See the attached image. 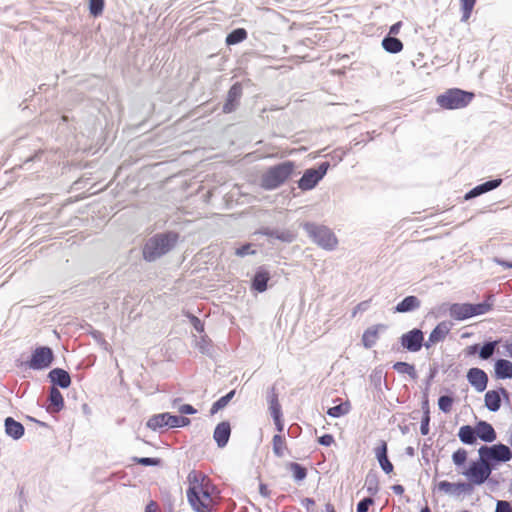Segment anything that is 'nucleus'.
I'll return each mask as SVG.
<instances>
[{
	"label": "nucleus",
	"instance_id": "f257e3e1",
	"mask_svg": "<svg viewBox=\"0 0 512 512\" xmlns=\"http://www.w3.org/2000/svg\"><path fill=\"white\" fill-rule=\"evenodd\" d=\"M187 500L195 512H212L216 501V488L210 478L193 470L187 476Z\"/></svg>",
	"mask_w": 512,
	"mask_h": 512
},
{
	"label": "nucleus",
	"instance_id": "f03ea898",
	"mask_svg": "<svg viewBox=\"0 0 512 512\" xmlns=\"http://www.w3.org/2000/svg\"><path fill=\"white\" fill-rule=\"evenodd\" d=\"M295 170L292 161H285L269 167L260 177V186L265 190H274L290 179Z\"/></svg>",
	"mask_w": 512,
	"mask_h": 512
},
{
	"label": "nucleus",
	"instance_id": "7ed1b4c3",
	"mask_svg": "<svg viewBox=\"0 0 512 512\" xmlns=\"http://www.w3.org/2000/svg\"><path fill=\"white\" fill-rule=\"evenodd\" d=\"M178 240V234L167 232L150 238L143 247V257L146 261H154L170 251Z\"/></svg>",
	"mask_w": 512,
	"mask_h": 512
},
{
	"label": "nucleus",
	"instance_id": "20e7f679",
	"mask_svg": "<svg viewBox=\"0 0 512 512\" xmlns=\"http://www.w3.org/2000/svg\"><path fill=\"white\" fill-rule=\"evenodd\" d=\"M474 98V93L463 91L458 88L448 89L436 98L437 104L446 110L461 109L470 104Z\"/></svg>",
	"mask_w": 512,
	"mask_h": 512
},
{
	"label": "nucleus",
	"instance_id": "39448f33",
	"mask_svg": "<svg viewBox=\"0 0 512 512\" xmlns=\"http://www.w3.org/2000/svg\"><path fill=\"white\" fill-rule=\"evenodd\" d=\"M304 229L309 236L321 248L325 250H334L338 245V239L335 234L326 226L316 225L313 223H306Z\"/></svg>",
	"mask_w": 512,
	"mask_h": 512
},
{
	"label": "nucleus",
	"instance_id": "423d86ee",
	"mask_svg": "<svg viewBox=\"0 0 512 512\" xmlns=\"http://www.w3.org/2000/svg\"><path fill=\"white\" fill-rule=\"evenodd\" d=\"M482 461L493 468L496 463L508 462L512 459V451L504 444H494L492 446H481L478 450Z\"/></svg>",
	"mask_w": 512,
	"mask_h": 512
},
{
	"label": "nucleus",
	"instance_id": "0eeeda50",
	"mask_svg": "<svg viewBox=\"0 0 512 512\" xmlns=\"http://www.w3.org/2000/svg\"><path fill=\"white\" fill-rule=\"evenodd\" d=\"M491 304L489 303H454L449 308L450 316L458 321L468 319L473 316L482 315L491 310Z\"/></svg>",
	"mask_w": 512,
	"mask_h": 512
},
{
	"label": "nucleus",
	"instance_id": "6e6552de",
	"mask_svg": "<svg viewBox=\"0 0 512 512\" xmlns=\"http://www.w3.org/2000/svg\"><path fill=\"white\" fill-rule=\"evenodd\" d=\"M491 472L492 467L479 457L478 461H473L469 465L468 469L463 472V475L469 480L466 483L471 484L474 488V485L483 484L489 478Z\"/></svg>",
	"mask_w": 512,
	"mask_h": 512
},
{
	"label": "nucleus",
	"instance_id": "1a4fd4ad",
	"mask_svg": "<svg viewBox=\"0 0 512 512\" xmlns=\"http://www.w3.org/2000/svg\"><path fill=\"white\" fill-rule=\"evenodd\" d=\"M190 424V419L183 416H175L171 415L169 413H162L158 415H154L151 417L148 422L147 426L152 429H159L163 427H185Z\"/></svg>",
	"mask_w": 512,
	"mask_h": 512
},
{
	"label": "nucleus",
	"instance_id": "9d476101",
	"mask_svg": "<svg viewBox=\"0 0 512 512\" xmlns=\"http://www.w3.org/2000/svg\"><path fill=\"white\" fill-rule=\"evenodd\" d=\"M329 167V163L324 162L318 168L307 169L298 181V187L302 191L313 189L318 182L325 176Z\"/></svg>",
	"mask_w": 512,
	"mask_h": 512
},
{
	"label": "nucleus",
	"instance_id": "9b49d317",
	"mask_svg": "<svg viewBox=\"0 0 512 512\" xmlns=\"http://www.w3.org/2000/svg\"><path fill=\"white\" fill-rule=\"evenodd\" d=\"M53 359V352L49 347H38L33 351L28 365L34 370L45 369L50 366Z\"/></svg>",
	"mask_w": 512,
	"mask_h": 512
},
{
	"label": "nucleus",
	"instance_id": "f8f14e48",
	"mask_svg": "<svg viewBox=\"0 0 512 512\" xmlns=\"http://www.w3.org/2000/svg\"><path fill=\"white\" fill-rule=\"evenodd\" d=\"M502 397L507 401L509 400V393L505 388L488 390L484 395L485 407L491 412L498 411L502 404Z\"/></svg>",
	"mask_w": 512,
	"mask_h": 512
},
{
	"label": "nucleus",
	"instance_id": "ddd939ff",
	"mask_svg": "<svg viewBox=\"0 0 512 512\" xmlns=\"http://www.w3.org/2000/svg\"><path fill=\"white\" fill-rule=\"evenodd\" d=\"M423 340L422 331L413 329L401 336V345L410 352H417L421 349Z\"/></svg>",
	"mask_w": 512,
	"mask_h": 512
},
{
	"label": "nucleus",
	"instance_id": "4468645a",
	"mask_svg": "<svg viewBox=\"0 0 512 512\" xmlns=\"http://www.w3.org/2000/svg\"><path fill=\"white\" fill-rule=\"evenodd\" d=\"M468 382L478 391L483 392L488 384V376L480 368H471L467 372Z\"/></svg>",
	"mask_w": 512,
	"mask_h": 512
},
{
	"label": "nucleus",
	"instance_id": "2eb2a0df",
	"mask_svg": "<svg viewBox=\"0 0 512 512\" xmlns=\"http://www.w3.org/2000/svg\"><path fill=\"white\" fill-rule=\"evenodd\" d=\"M438 490L442 491L446 494H457L460 493H470L473 491V487L471 484H467L466 482H458V483H451L449 481L443 480L440 481L437 485Z\"/></svg>",
	"mask_w": 512,
	"mask_h": 512
},
{
	"label": "nucleus",
	"instance_id": "dca6fc26",
	"mask_svg": "<svg viewBox=\"0 0 512 512\" xmlns=\"http://www.w3.org/2000/svg\"><path fill=\"white\" fill-rule=\"evenodd\" d=\"M242 95V87L239 83H235L228 91L226 102L223 105L224 113H231L238 105L239 99Z\"/></svg>",
	"mask_w": 512,
	"mask_h": 512
},
{
	"label": "nucleus",
	"instance_id": "f3484780",
	"mask_svg": "<svg viewBox=\"0 0 512 512\" xmlns=\"http://www.w3.org/2000/svg\"><path fill=\"white\" fill-rule=\"evenodd\" d=\"M231 435V426L228 421L220 422L214 429L213 438L218 447L223 448L229 441Z\"/></svg>",
	"mask_w": 512,
	"mask_h": 512
},
{
	"label": "nucleus",
	"instance_id": "a211bd4d",
	"mask_svg": "<svg viewBox=\"0 0 512 512\" xmlns=\"http://www.w3.org/2000/svg\"><path fill=\"white\" fill-rule=\"evenodd\" d=\"M386 327L383 324L373 325L368 327L362 335V344L365 348L373 347L379 339L380 332Z\"/></svg>",
	"mask_w": 512,
	"mask_h": 512
},
{
	"label": "nucleus",
	"instance_id": "6ab92c4d",
	"mask_svg": "<svg viewBox=\"0 0 512 512\" xmlns=\"http://www.w3.org/2000/svg\"><path fill=\"white\" fill-rule=\"evenodd\" d=\"M375 455H376V458H377L382 470L385 473L390 474L393 471L394 467H393V464L389 461L388 456H387L386 441H384V440L380 441L379 445L375 448Z\"/></svg>",
	"mask_w": 512,
	"mask_h": 512
},
{
	"label": "nucleus",
	"instance_id": "aec40b11",
	"mask_svg": "<svg viewBox=\"0 0 512 512\" xmlns=\"http://www.w3.org/2000/svg\"><path fill=\"white\" fill-rule=\"evenodd\" d=\"M476 436L484 442H493L497 438V434L493 426L486 421H479L475 425Z\"/></svg>",
	"mask_w": 512,
	"mask_h": 512
},
{
	"label": "nucleus",
	"instance_id": "412c9836",
	"mask_svg": "<svg viewBox=\"0 0 512 512\" xmlns=\"http://www.w3.org/2000/svg\"><path fill=\"white\" fill-rule=\"evenodd\" d=\"M450 328L446 322L439 323L430 333L428 341L425 343V346L429 348L432 345H435L438 342H441L445 339L447 334L449 333Z\"/></svg>",
	"mask_w": 512,
	"mask_h": 512
},
{
	"label": "nucleus",
	"instance_id": "4be33fe9",
	"mask_svg": "<svg viewBox=\"0 0 512 512\" xmlns=\"http://www.w3.org/2000/svg\"><path fill=\"white\" fill-rule=\"evenodd\" d=\"M501 183H502L501 179H494V180L487 181L483 184H480V185L474 187L472 190H470L468 193H466L464 198H465V200H469L474 197H477L483 193H486L488 191H491V190L497 188L498 186H500Z\"/></svg>",
	"mask_w": 512,
	"mask_h": 512
},
{
	"label": "nucleus",
	"instance_id": "5701e85b",
	"mask_svg": "<svg viewBox=\"0 0 512 512\" xmlns=\"http://www.w3.org/2000/svg\"><path fill=\"white\" fill-rule=\"evenodd\" d=\"M49 378L54 384L59 385L61 388H68L71 384L69 373L60 368L51 370L49 372Z\"/></svg>",
	"mask_w": 512,
	"mask_h": 512
},
{
	"label": "nucleus",
	"instance_id": "b1692460",
	"mask_svg": "<svg viewBox=\"0 0 512 512\" xmlns=\"http://www.w3.org/2000/svg\"><path fill=\"white\" fill-rule=\"evenodd\" d=\"M259 233L270 238H276L282 242L290 243L294 241L296 235L290 230L277 231L270 228H262Z\"/></svg>",
	"mask_w": 512,
	"mask_h": 512
},
{
	"label": "nucleus",
	"instance_id": "393cba45",
	"mask_svg": "<svg viewBox=\"0 0 512 512\" xmlns=\"http://www.w3.org/2000/svg\"><path fill=\"white\" fill-rule=\"evenodd\" d=\"M495 377L497 379L512 378V362L506 359H499L494 366Z\"/></svg>",
	"mask_w": 512,
	"mask_h": 512
},
{
	"label": "nucleus",
	"instance_id": "a878e982",
	"mask_svg": "<svg viewBox=\"0 0 512 512\" xmlns=\"http://www.w3.org/2000/svg\"><path fill=\"white\" fill-rule=\"evenodd\" d=\"M49 402L47 410L51 413L59 412L64 407V398L56 387H52L50 390Z\"/></svg>",
	"mask_w": 512,
	"mask_h": 512
},
{
	"label": "nucleus",
	"instance_id": "bb28decb",
	"mask_svg": "<svg viewBox=\"0 0 512 512\" xmlns=\"http://www.w3.org/2000/svg\"><path fill=\"white\" fill-rule=\"evenodd\" d=\"M272 449L275 456L282 458L288 452V445L286 438L281 434H276L272 438Z\"/></svg>",
	"mask_w": 512,
	"mask_h": 512
},
{
	"label": "nucleus",
	"instance_id": "cd10ccee",
	"mask_svg": "<svg viewBox=\"0 0 512 512\" xmlns=\"http://www.w3.org/2000/svg\"><path fill=\"white\" fill-rule=\"evenodd\" d=\"M270 279V274L265 270H258L252 280V288L258 292H264L267 289V283Z\"/></svg>",
	"mask_w": 512,
	"mask_h": 512
},
{
	"label": "nucleus",
	"instance_id": "c85d7f7f",
	"mask_svg": "<svg viewBox=\"0 0 512 512\" xmlns=\"http://www.w3.org/2000/svg\"><path fill=\"white\" fill-rule=\"evenodd\" d=\"M458 437L464 444L473 445L477 441L475 427L470 425H463L458 431Z\"/></svg>",
	"mask_w": 512,
	"mask_h": 512
},
{
	"label": "nucleus",
	"instance_id": "c756f323",
	"mask_svg": "<svg viewBox=\"0 0 512 512\" xmlns=\"http://www.w3.org/2000/svg\"><path fill=\"white\" fill-rule=\"evenodd\" d=\"M420 306V301L415 296H407L395 307V311L399 313H405L413 311Z\"/></svg>",
	"mask_w": 512,
	"mask_h": 512
},
{
	"label": "nucleus",
	"instance_id": "7c9ffc66",
	"mask_svg": "<svg viewBox=\"0 0 512 512\" xmlns=\"http://www.w3.org/2000/svg\"><path fill=\"white\" fill-rule=\"evenodd\" d=\"M6 433L14 439L20 438L24 434V427L20 422L15 421L13 418L8 417L5 420Z\"/></svg>",
	"mask_w": 512,
	"mask_h": 512
},
{
	"label": "nucleus",
	"instance_id": "2f4dec72",
	"mask_svg": "<svg viewBox=\"0 0 512 512\" xmlns=\"http://www.w3.org/2000/svg\"><path fill=\"white\" fill-rule=\"evenodd\" d=\"M382 46L387 52L393 54L399 53L403 50V43L398 38L391 36L385 37L382 40Z\"/></svg>",
	"mask_w": 512,
	"mask_h": 512
},
{
	"label": "nucleus",
	"instance_id": "473e14b6",
	"mask_svg": "<svg viewBox=\"0 0 512 512\" xmlns=\"http://www.w3.org/2000/svg\"><path fill=\"white\" fill-rule=\"evenodd\" d=\"M247 38V31L244 28H237L229 33L226 37L227 45H235Z\"/></svg>",
	"mask_w": 512,
	"mask_h": 512
},
{
	"label": "nucleus",
	"instance_id": "72a5a7b5",
	"mask_svg": "<svg viewBox=\"0 0 512 512\" xmlns=\"http://www.w3.org/2000/svg\"><path fill=\"white\" fill-rule=\"evenodd\" d=\"M351 410V404L349 401L340 403L339 405L333 406L327 410V414L331 417L338 418L348 414Z\"/></svg>",
	"mask_w": 512,
	"mask_h": 512
},
{
	"label": "nucleus",
	"instance_id": "f704fd0d",
	"mask_svg": "<svg viewBox=\"0 0 512 512\" xmlns=\"http://www.w3.org/2000/svg\"><path fill=\"white\" fill-rule=\"evenodd\" d=\"M235 394V390H232L230 391L228 394H226L225 396L219 398L216 402L213 403V405L211 406V409H210V413L212 415L216 414L219 410L225 408L228 403L230 402V400L233 398Z\"/></svg>",
	"mask_w": 512,
	"mask_h": 512
},
{
	"label": "nucleus",
	"instance_id": "c9c22d12",
	"mask_svg": "<svg viewBox=\"0 0 512 512\" xmlns=\"http://www.w3.org/2000/svg\"><path fill=\"white\" fill-rule=\"evenodd\" d=\"M461 6L462 17L461 21L466 22L471 17L472 11L477 0H459Z\"/></svg>",
	"mask_w": 512,
	"mask_h": 512
},
{
	"label": "nucleus",
	"instance_id": "e433bc0d",
	"mask_svg": "<svg viewBox=\"0 0 512 512\" xmlns=\"http://www.w3.org/2000/svg\"><path fill=\"white\" fill-rule=\"evenodd\" d=\"M498 343H499L498 341H491V342L485 343L479 350V357L482 360L489 359L494 354V352L498 346Z\"/></svg>",
	"mask_w": 512,
	"mask_h": 512
},
{
	"label": "nucleus",
	"instance_id": "4c0bfd02",
	"mask_svg": "<svg viewBox=\"0 0 512 512\" xmlns=\"http://www.w3.org/2000/svg\"><path fill=\"white\" fill-rule=\"evenodd\" d=\"M393 369L396 370L398 373L407 374L412 378L416 377V370L414 365L412 364L406 362H396L393 365Z\"/></svg>",
	"mask_w": 512,
	"mask_h": 512
},
{
	"label": "nucleus",
	"instance_id": "58836bf2",
	"mask_svg": "<svg viewBox=\"0 0 512 512\" xmlns=\"http://www.w3.org/2000/svg\"><path fill=\"white\" fill-rule=\"evenodd\" d=\"M289 469L292 472L294 479L297 481H301L307 476V469L298 463H290Z\"/></svg>",
	"mask_w": 512,
	"mask_h": 512
},
{
	"label": "nucleus",
	"instance_id": "ea45409f",
	"mask_svg": "<svg viewBox=\"0 0 512 512\" xmlns=\"http://www.w3.org/2000/svg\"><path fill=\"white\" fill-rule=\"evenodd\" d=\"M104 0H89V11L94 17H98L103 13Z\"/></svg>",
	"mask_w": 512,
	"mask_h": 512
},
{
	"label": "nucleus",
	"instance_id": "a19ab883",
	"mask_svg": "<svg viewBox=\"0 0 512 512\" xmlns=\"http://www.w3.org/2000/svg\"><path fill=\"white\" fill-rule=\"evenodd\" d=\"M269 410L272 417L282 415L281 405L277 394H273L269 400Z\"/></svg>",
	"mask_w": 512,
	"mask_h": 512
},
{
	"label": "nucleus",
	"instance_id": "79ce46f5",
	"mask_svg": "<svg viewBox=\"0 0 512 512\" xmlns=\"http://www.w3.org/2000/svg\"><path fill=\"white\" fill-rule=\"evenodd\" d=\"M468 458V453L464 448H459L452 455L453 463L456 466H462Z\"/></svg>",
	"mask_w": 512,
	"mask_h": 512
},
{
	"label": "nucleus",
	"instance_id": "37998d69",
	"mask_svg": "<svg viewBox=\"0 0 512 512\" xmlns=\"http://www.w3.org/2000/svg\"><path fill=\"white\" fill-rule=\"evenodd\" d=\"M453 398L450 396H441L438 399V406L441 411L444 413H449L452 410L453 406Z\"/></svg>",
	"mask_w": 512,
	"mask_h": 512
},
{
	"label": "nucleus",
	"instance_id": "c03bdc74",
	"mask_svg": "<svg viewBox=\"0 0 512 512\" xmlns=\"http://www.w3.org/2000/svg\"><path fill=\"white\" fill-rule=\"evenodd\" d=\"M429 422H430V416H429V410L426 409L424 416L421 421L420 426V432L422 435H427L429 433Z\"/></svg>",
	"mask_w": 512,
	"mask_h": 512
},
{
	"label": "nucleus",
	"instance_id": "a18cd8bd",
	"mask_svg": "<svg viewBox=\"0 0 512 512\" xmlns=\"http://www.w3.org/2000/svg\"><path fill=\"white\" fill-rule=\"evenodd\" d=\"M374 504V500L370 497L364 498L357 504V512H367L369 507Z\"/></svg>",
	"mask_w": 512,
	"mask_h": 512
},
{
	"label": "nucleus",
	"instance_id": "49530a36",
	"mask_svg": "<svg viewBox=\"0 0 512 512\" xmlns=\"http://www.w3.org/2000/svg\"><path fill=\"white\" fill-rule=\"evenodd\" d=\"M136 461H137V463L144 465V466H157L160 464V459H158V458L143 457V458H137Z\"/></svg>",
	"mask_w": 512,
	"mask_h": 512
},
{
	"label": "nucleus",
	"instance_id": "de8ad7c7",
	"mask_svg": "<svg viewBox=\"0 0 512 512\" xmlns=\"http://www.w3.org/2000/svg\"><path fill=\"white\" fill-rule=\"evenodd\" d=\"M495 512H512V507L507 501H498Z\"/></svg>",
	"mask_w": 512,
	"mask_h": 512
},
{
	"label": "nucleus",
	"instance_id": "09e8293b",
	"mask_svg": "<svg viewBox=\"0 0 512 512\" xmlns=\"http://www.w3.org/2000/svg\"><path fill=\"white\" fill-rule=\"evenodd\" d=\"M318 442L323 446H330L334 443V437L331 434H325L318 438Z\"/></svg>",
	"mask_w": 512,
	"mask_h": 512
},
{
	"label": "nucleus",
	"instance_id": "8fccbe9b",
	"mask_svg": "<svg viewBox=\"0 0 512 512\" xmlns=\"http://www.w3.org/2000/svg\"><path fill=\"white\" fill-rule=\"evenodd\" d=\"M250 249L251 244H245L236 250V255L243 257L247 254H254L255 251H250Z\"/></svg>",
	"mask_w": 512,
	"mask_h": 512
},
{
	"label": "nucleus",
	"instance_id": "3c124183",
	"mask_svg": "<svg viewBox=\"0 0 512 512\" xmlns=\"http://www.w3.org/2000/svg\"><path fill=\"white\" fill-rule=\"evenodd\" d=\"M178 411L183 415L195 414L197 412V410L190 404L181 405Z\"/></svg>",
	"mask_w": 512,
	"mask_h": 512
},
{
	"label": "nucleus",
	"instance_id": "603ef678",
	"mask_svg": "<svg viewBox=\"0 0 512 512\" xmlns=\"http://www.w3.org/2000/svg\"><path fill=\"white\" fill-rule=\"evenodd\" d=\"M274 420V424L276 426V430L278 431V434H281L284 430V423L282 419V415H278L275 417H272Z\"/></svg>",
	"mask_w": 512,
	"mask_h": 512
},
{
	"label": "nucleus",
	"instance_id": "864d4df0",
	"mask_svg": "<svg viewBox=\"0 0 512 512\" xmlns=\"http://www.w3.org/2000/svg\"><path fill=\"white\" fill-rule=\"evenodd\" d=\"M478 344L467 346L464 350L466 356H472L478 352Z\"/></svg>",
	"mask_w": 512,
	"mask_h": 512
},
{
	"label": "nucleus",
	"instance_id": "5fc2aeb1",
	"mask_svg": "<svg viewBox=\"0 0 512 512\" xmlns=\"http://www.w3.org/2000/svg\"><path fill=\"white\" fill-rule=\"evenodd\" d=\"M401 27H402L401 21L393 24L389 29V35H397L400 32Z\"/></svg>",
	"mask_w": 512,
	"mask_h": 512
},
{
	"label": "nucleus",
	"instance_id": "6e6d98bb",
	"mask_svg": "<svg viewBox=\"0 0 512 512\" xmlns=\"http://www.w3.org/2000/svg\"><path fill=\"white\" fill-rule=\"evenodd\" d=\"M145 512H158V504L155 501H150L145 508Z\"/></svg>",
	"mask_w": 512,
	"mask_h": 512
},
{
	"label": "nucleus",
	"instance_id": "4d7b16f0",
	"mask_svg": "<svg viewBox=\"0 0 512 512\" xmlns=\"http://www.w3.org/2000/svg\"><path fill=\"white\" fill-rule=\"evenodd\" d=\"M392 490L397 495H402L405 491L404 487L400 484L393 485Z\"/></svg>",
	"mask_w": 512,
	"mask_h": 512
},
{
	"label": "nucleus",
	"instance_id": "13d9d810",
	"mask_svg": "<svg viewBox=\"0 0 512 512\" xmlns=\"http://www.w3.org/2000/svg\"><path fill=\"white\" fill-rule=\"evenodd\" d=\"M366 304H367V302H361V303H359V304L355 307V309H354V311H353V316H355V315H356V313H357L359 310H364V309L366 308Z\"/></svg>",
	"mask_w": 512,
	"mask_h": 512
},
{
	"label": "nucleus",
	"instance_id": "bf43d9fd",
	"mask_svg": "<svg viewBox=\"0 0 512 512\" xmlns=\"http://www.w3.org/2000/svg\"><path fill=\"white\" fill-rule=\"evenodd\" d=\"M325 510L326 512H336L334 505L330 502L325 504Z\"/></svg>",
	"mask_w": 512,
	"mask_h": 512
},
{
	"label": "nucleus",
	"instance_id": "052dcab7",
	"mask_svg": "<svg viewBox=\"0 0 512 512\" xmlns=\"http://www.w3.org/2000/svg\"><path fill=\"white\" fill-rule=\"evenodd\" d=\"M497 262H498V264H500L501 266H503L505 268H512V263H510V262H507L504 260H498Z\"/></svg>",
	"mask_w": 512,
	"mask_h": 512
},
{
	"label": "nucleus",
	"instance_id": "680f3d73",
	"mask_svg": "<svg viewBox=\"0 0 512 512\" xmlns=\"http://www.w3.org/2000/svg\"><path fill=\"white\" fill-rule=\"evenodd\" d=\"M305 503H306V506H313L315 504V501L311 498H306L305 499Z\"/></svg>",
	"mask_w": 512,
	"mask_h": 512
},
{
	"label": "nucleus",
	"instance_id": "e2e57ef3",
	"mask_svg": "<svg viewBox=\"0 0 512 512\" xmlns=\"http://www.w3.org/2000/svg\"><path fill=\"white\" fill-rule=\"evenodd\" d=\"M420 512H431V510H430L429 506H428V505H426L425 507H423V508L421 509V511H420Z\"/></svg>",
	"mask_w": 512,
	"mask_h": 512
}]
</instances>
